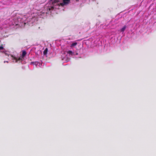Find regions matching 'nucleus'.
I'll list each match as a JSON object with an SVG mask.
<instances>
[{
  "instance_id": "1",
  "label": "nucleus",
  "mask_w": 156,
  "mask_h": 156,
  "mask_svg": "<svg viewBox=\"0 0 156 156\" xmlns=\"http://www.w3.org/2000/svg\"><path fill=\"white\" fill-rule=\"evenodd\" d=\"M70 2V0H55L52 3V6L49 8V10L51 11L55 9H60V7L66 5Z\"/></svg>"
},
{
  "instance_id": "2",
  "label": "nucleus",
  "mask_w": 156,
  "mask_h": 156,
  "mask_svg": "<svg viewBox=\"0 0 156 156\" xmlns=\"http://www.w3.org/2000/svg\"><path fill=\"white\" fill-rule=\"evenodd\" d=\"M10 21L9 24L10 25H19V23L22 22L21 18L15 17L13 18H11L9 20Z\"/></svg>"
},
{
  "instance_id": "3",
  "label": "nucleus",
  "mask_w": 156,
  "mask_h": 156,
  "mask_svg": "<svg viewBox=\"0 0 156 156\" xmlns=\"http://www.w3.org/2000/svg\"><path fill=\"white\" fill-rule=\"evenodd\" d=\"M9 56H10L12 58V60L13 62H16L18 61H21L22 60L23 58V57H20L18 58H17L13 56L12 55H8Z\"/></svg>"
},
{
  "instance_id": "4",
  "label": "nucleus",
  "mask_w": 156,
  "mask_h": 156,
  "mask_svg": "<svg viewBox=\"0 0 156 156\" xmlns=\"http://www.w3.org/2000/svg\"><path fill=\"white\" fill-rule=\"evenodd\" d=\"M31 64H33V65H35L36 67H41V66L42 65L41 63H40L38 62H32Z\"/></svg>"
},
{
  "instance_id": "5",
  "label": "nucleus",
  "mask_w": 156,
  "mask_h": 156,
  "mask_svg": "<svg viewBox=\"0 0 156 156\" xmlns=\"http://www.w3.org/2000/svg\"><path fill=\"white\" fill-rule=\"evenodd\" d=\"M67 53V54H69V55H75L78 54V53H75L74 52H73L72 51H67V52H65V54H66V53Z\"/></svg>"
},
{
  "instance_id": "6",
  "label": "nucleus",
  "mask_w": 156,
  "mask_h": 156,
  "mask_svg": "<svg viewBox=\"0 0 156 156\" xmlns=\"http://www.w3.org/2000/svg\"><path fill=\"white\" fill-rule=\"evenodd\" d=\"M69 60H70L69 58L68 57H64L62 58V60L63 61H65L66 62H68Z\"/></svg>"
},
{
  "instance_id": "7",
  "label": "nucleus",
  "mask_w": 156,
  "mask_h": 156,
  "mask_svg": "<svg viewBox=\"0 0 156 156\" xmlns=\"http://www.w3.org/2000/svg\"><path fill=\"white\" fill-rule=\"evenodd\" d=\"M126 27V26H124L123 28H122L120 30L121 32H123Z\"/></svg>"
},
{
  "instance_id": "8",
  "label": "nucleus",
  "mask_w": 156,
  "mask_h": 156,
  "mask_svg": "<svg viewBox=\"0 0 156 156\" xmlns=\"http://www.w3.org/2000/svg\"><path fill=\"white\" fill-rule=\"evenodd\" d=\"M48 49L47 48H46V49L44 50V55H45L47 54V53L48 52Z\"/></svg>"
},
{
  "instance_id": "9",
  "label": "nucleus",
  "mask_w": 156,
  "mask_h": 156,
  "mask_svg": "<svg viewBox=\"0 0 156 156\" xmlns=\"http://www.w3.org/2000/svg\"><path fill=\"white\" fill-rule=\"evenodd\" d=\"M77 43L76 42H74L71 45V47H74L77 45Z\"/></svg>"
},
{
  "instance_id": "10",
  "label": "nucleus",
  "mask_w": 156,
  "mask_h": 156,
  "mask_svg": "<svg viewBox=\"0 0 156 156\" xmlns=\"http://www.w3.org/2000/svg\"><path fill=\"white\" fill-rule=\"evenodd\" d=\"M26 54V52L25 51H23L22 52V56L24 57Z\"/></svg>"
},
{
  "instance_id": "11",
  "label": "nucleus",
  "mask_w": 156,
  "mask_h": 156,
  "mask_svg": "<svg viewBox=\"0 0 156 156\" xmlns=\"http://www.w3.org/2000/svg\"><path fill=\"white\" fill-rule=\"evenodd\" d=\"M3 48L2 46H0V50H2Z\"/></svg>"
},
{
  "instance_id": "12",
  "label": "nucleus",
  "mask_w": 156,
  "mask_h": 156,
  "mask_svg": "<svg viewBox=\"0 0 156 156\" xmlns=\"http://www.w3.org/2000/svg\"><path fill=\"white\" fill-rule=\"evenodd\" d=\"M7 62V63H8V61H4V63H5V62Z\"/></svg>"
}]
</instances>
